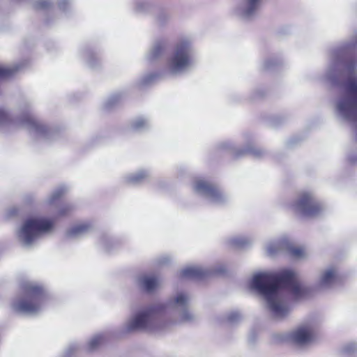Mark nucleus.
Listing matches in <instances>:
<instances>
[{
	"label": "nucleus",
	"instance_id": "nucleus-23",
	"mask_svg": "<svg viewBox=\"0 0 357 357\" xmlns=\"http://www.w3.org/2000/svg\"><path fill=\"white\" fill-rule=\"evenodd\" d=\"M106 338L104 334H96L93 335L87 344V349L93 351L98 348L105 341Z\"/></svg>",
	"mask_w": 357,
	"mask_h": 357
},
{
	"label": "nucleus",
	"instance_id": "nucleus-14",
	"mask_svg": "<svg viewBox=\"0 0 357 357\" xmlns=\"http://www.w3.org/2000/svg\"><path fill=\"white\" fill-rule=\"evenodd\" d=\"M210 273V270L201 266H190L181 270L180 276L183 278L200 280L204 278Z\"/></svg>",
	"mask_w": 357,
	"mask_h": 357
},
{
	"label": "nucleus",
	"instance_id": "nucleus-21",
	"mask_svg": "<svg viewBox=\"0 0 357 357\" xmlns=\"http://www.w3.org/2000/svg\"><path fill=\"white\" fill-rule=\"evenodd\" d=\"M66 190V188L63 186L59 187L54 190L47 197L46 200L47 204L50 206L56 205Z\"/></svg>",
	"mask_w": 357,
	"mask_h": 357
},
{
	"label": "nucleus",
	"instance_id": "nucleus-11",
	"mask_svg": "<svg viewBox=\"0 0 357 357\" xmlns=\"http://www.w3.org/2000/svg\"><path fill=\"white\" fill-rule=\"evenodd\" d=\"M194 191L199 196L214 204L226 202L228 197L216 185L204 179H197L193 183Z\"/></svg>",
	"mask_w": 357,
	"mask_h": 357
},
{
	"label": "nucleus",
	"instance_id": "nucleus-17",
	"mask_svg": "<svg viewBox=\"0 0 357 357\" xmlns=\"http://www.w3.org/2000/svg\"><path fill=\"white\" fill-rule=\"evenodd\" d=\"M224 148L226 149L230 150L234 153V155L236 157L241 156L244 154L248 153V154H251L252 155H253L256 158H259L264 153V151L262 150H261L258 148H256L253 145H250L245 149L239 151H236V147L231 143H225L224 144Z\"/></svg>",
	"mask_w": 357,
	"mask_h": 357
},
{
	"label": "nucleus",
	"instance_id": "nucleus-20",
	"mask_svg": "<svg viewBox=\"0 0 357 357\" xmlns=\"http://www.w3.org/2000/svg\"><path fill=\"white\" fill-rule=\"evenodd\" d=\"M252 242L250 237L243 235L234 236L227 240L228 245L233 248H243L251 244Z\"/></svg>",
	"mask_w": 357,
	"mask_h": 357
},
{
	"label": "nucleus",
	"instance_id": "nucleus-24",
	"mask_svg": "<svg viewBox=\"0 0 357 357\" xmlns=\"http://www.w3.org/2000/svg\"><path fill=\"white\" fill-rule=\"evenodd\" d=\"M284 249L287 250L291 255L295 259H301L305 257V250L301 247H294L291 243L288 241V245H284Z\"/></svg>",
	"mask_w": 357,
	"mask_h": 357
},
{
	"label": "nucleus",
	"instance_id": "nucleus-33",
	"mask_svg": "<svg viewBox=\"0 0 357 357\" xmlns=\"http://www.w3.org/2000/svg\"><path fill=\"white\" fill-rule=\"evenodd\" d=\"M277 64H278V62L275 59H270L266 60L264 62V68L267 69V70L271 69L274 66H275Z\"/></svg>",
	"mask_w": 357,
	"mask_h": 357
},
{
	"label": "nucleus",
	"instance_id": "nucleus-10",
	"mask_svg": "<svg viewBox=\"0 0 357 357\" xmlns=\"http://www.w3.org/2000/svg\"><path fill=\"white\" fill-rule=\"evenodd\" d=\"M342 281V274L337 264H329L320 270L315 282V289L327 291L334 289Z\"/></svg>",
	"mask_w": 357,
	"mask_h": 357
},
{
	"label": "nucleus",
	"instance_id": "nucleus-6",
	"mask_svg": "<svg viewBox=\"0 0 357 357\" xmlns=\"http://www.w3.org/2000/svg\"><path fill=\"white\" fill-rule=\"evenodd\" d=\"M54 220L43 215H34L27 218L18 229L17 236L20 243L29 248L45 235L52 232Z\"/></svg>",
	"mask_w": 357,
	"mask_h": 357
},
{
	"label": "nucleus",
	"instance_id": "nucleus-28",
	"mask_svg": "<svg viewBox=\"0 0 357 357\" xmlns=\"http://www.w3.org/2000/svg\"><path fill=\"white\" fill-rule=\"evenodd\" d=\"M241 318V314L238 311H232L227 315L226 321L230 324H234L238 323Z\"/></svg>",
	"mask_w": 357,
	"mask_h": 357
},
{
	"label": "nucleus",
	"instance_id": "nucleus-32",
	"mask_svg": "<svg viewBox=\"0 0 357 357\" xmlns=\"http://www.w3.org/2000/svg\"><path fill=\"white\" fill-rule=\"evenodd\" d=\"M356 348H357L356 344L351 342V343H349L347 345H345L343 349L345 353L349 354V353L354 351L356 349Z\"/></svg>",
	"mask_w": 357,
	"mask_h": 357
},
{
	"label": "nucleus",
	"instance_id": "nucleus-25",
	"mask_svg": "<svg viewBox=\"0 0 357 357\" xmlns=\"http://www.w3.org/2000/svg\"><path fill=\"white\" fill-rule=\"evenodd\" d=\"M20 68L21 66L20 65H16L14 67H6L0 66V79H6L10 77Z\"/></svg>",
	"mask_w": 357,
	"mask_h": 357
},
{
	"label": "nucleus",
	"instance_id": "nucleus-12",
	"mask_svg": "<svg viewBox=\"0 0 357 357\" xmlns=\"http://www.w3.org/2000/svg\"><path fill=\"white\" fill-rule=\"evenodd\" d=\"M263 0H239L234 8L233 13L243 20H250L258 13Z\"/></svg>",
	"mask_w": 357,
	"mask_h": 357
},
{
	"label": "nucleus",
	"instance_id": "nucleus-4",
	"mask_svg": "<svg viewBox=\"0 0 357 357\" xmlns=\"http://www.w3.org/2000/svg\"><path fill=\"white\" fill-rule=\"evenodd\" d=\"M195 64V50L192 40L188 38L179 39L169 54L164 71L160 75L150 73L140 80V85L152 83L157 77L162 75H180L190 70Z\"/></svg>",
	"mask_w": 357,
	"mask_h": 357
},
{
	"label": "nucleus",
	"instance_id": "nucleus-37",
	"mask_svg": "<svg viewBox=\"0 0 357 357\" xmlns=\"http://www.w3.org/2000/svg\"><path fill=\"white\" fill-rule=\"evenodd\" d=\"M68 5H69L68 0H61L59 3V6L60 9H61L63 10H66V6H68Z\"/></svg>",
	"mask_w": 357,
	"mask_h": 357
},
{
	"label": "nucleus",
	"instance_id": "nucleus-15",
	"mask_svg": "<svg viewBox=\"0 0 357 357\" xmlns=\"http://www.w3.org/2000/svg\"><path fill=\"white\" fill-rule=\"evenodd\" d=\"M167 43L165 39H160L154 42L146 58L149 61L158 59L165 52Z\"/></svg>",
	"mask_w": 357,
	"mask_h": 357
},
{
	"label": "nucleus",
	"instance_id": "nucleus-38",
	"mask_svg": "<svg viewBox=\"0 0 357 357\" xmlns=\"http://www.w3.org/2000/svg\"><path fill=\"white\" fill-rule=\"evenodd\" d=\"M77 349V347L75 346H73L72 347H70L67 351L66 354L67 355H70L71 353H73L74 351Z\"/></svg>",
	"mask_w": 357,
	"mask_h": 357
},
{
	"label": "nucleus",
	"instance_id": "nucleus-18",
	"mask_svg": "<svg viewBox=\"0 0 357 357\" xmlns=\"http://www.w3.org/2000/svg\"><path fill=\"white\" fill-rule=\"evenodd\" d=\"M285 245H288V239L283 238L268 242L265 249L268 255L273 256L280 251L284 250Z\"/></svg>",
	"mask_w": 357,
	"mask_h": 357
},
{
	"label": "nucleus",
	"instance_id": "nucleus-3",
	"mask_svg": "<svg viewBox=\"0 0 357 357\" xmlns=\"http://www.w3.org/2000/svg\"><path fill=\"white\" fill-rule=\"evenodd\" d=\"M250 287L264 297L276 319L285 317L290 311L286 292L295 299L305 298L311 294L310 289L301 284L296 273L289 269L257 273L250 282Z\"/></svg>",
	"mask_w": 357,
	"mask_h": 357
},
{
	"label": "nucleus",
	"instance_id": "nucleus-16",
	"mask_svg": "<svg viewBox=\"0 0 357 357\" xmlns=\"http://www.w3.org/2000/svg\"><path fill=\"white\" fill-rule=\"evenodd\" d=\"M92 229L90 222H84L73 225L66 231L68 238H79L89 233Z\"/></svg>",
	"mask_w": 357,
	"mask_h": 357
},
{
	"label": "nucleus",
	"instance_id": "nucleus-34",
	"mask_svg": "<svg viewBox=\"0 0 357 357\" xmlns=\"http://www.w3.org/2000/svg\"><path fill=\"white\" fill-rule=\"evenodd\" d=\"M17 212H18V210L16 207H15V206L11 207L7 210L6 216L8 218L13 216V215H16L17 213Z\"/></svg>",
	"mask_w": 357,
	"mask_h": 357
},
{
	"label": "nucleus",
	"instance_id": "nucleus-7",
	"mask_svg": "<svg viewBox=\"0 0 357 357\" xmlns=\"http://www.w3.org/2000/svg\"><path fill=\"white\" fill-rule=\"evenodd\" d=\"M3 126L22 127L27 129L30 133L38 138H48L50 130L40 121H38L29 112L24 109L22 116L11 119L3 107H0V128Z\"/></svg>",
	"mask_w": 357,
	"mask_h": 357
},
{
	"label": "nucleus",
	"instance_id": "nucleus-9",
	"mask_svg": "<svg viewBox=\"0 0 357 357\" xmlns=\"http://www.w3.org/2000/svg\"><path fill=\"white\" fill-rule=\"evenodd\" d=\"M319 323L315 319H310L294 329L289 334V340L296 345L305 346L314 341Z\"/></svg>",
	"mask_w": 357,
	"mask_h": 357
},
{
	"label": "nucleus",
	"instance_id": "nucleus-1",
	"mask_svg": "<svg viewBox=\"0 0 357 357\" xmlns=\"http://www.w3.org/2000/svg\"><path fill=\"white\" fill-rule=\"evenodd\" d=\"M357 46V31L351 40L329 52V63L322 79L326 84L336 86L342 83L343 91L335 102L336 116L353 125L357 139V58L349 55L348 51Z\"/></svg>",
	"mask_w": 357,
	"mask_h": 357
},
{
	"label": "nucleus",
	"instance_id": "nucleus-2",
	"mask_svg": "<svg viewBox=\"0 0 357 357\" xmlns=\"http://www.w3.org/2000/svg\"><path fill=\"white\" fill-rule=\"evenodd\" d=\"M190 300L188 294L177 292L165 303L157 302L137 311L123 330L125 333H155L177 323L191 321L195 315L189 309Z\"/></svg>",
	"mask_w": 357,
	"mask_h": 357
},
{
	"label": "nucleus",
	"instance_id": "nucleus-35",
	"mask_svg": "<svg viewBox=\"0 0 357 357\" xmlns=\"http://www.w3.org/2000/svg\"><path fill=\"white\" fill-rule=\"evenodd\" d=\"M118 98L116 96H112L108 99L107 102L105 103V107L107 108L110 107L113 104H114L117 101Z\"/></svg>",
	"mask_w": 357,
	"mask_h": 357
},
{
	"label": "nucleus",
	"instance_id": "nucleus-29",
	"mask_svg": "<svg viewBox=\"0 0 357 357\" xmlns=\"http://www.w3.org/2000/svg\"><path fill=\"white\" fill-rule=\"evenodd\" d=\"M52 4L50 0H38L33 4V7L36 9H46Z\"/></svg>",
	"mask_w": 357,
	"mask_h": 357
},
{
	"label": "nucleus",
	"instance_id": "nucleus-36",
	"mask_svg": "<svg viewBox=\"0 0 357 357\" xmlns=\"http://www.w3.org/2000/svg\"><path fill=\"white\" fill-rule=\"evenodd\" d=\"M170 259L168 256H162L160 257L158 260V264H165L169 261Z\"/></svg>",
	"mask_w": 357,
	"mask_h": 357
},
{
	"label": "nucleus",
	"instance_id": "nucleus-19",
	"mask_svg": "<svg viewBox=\"0 0 357 357\" xmlns=\"http://www.w3.org/2000/svg\"><path fill=\"white\" fill-rule=\"evenodd\" d=\"M150 176L148 170L141 169L134 173L127 174L124 177V181L128 184H139Z\"/></svg>",
	"mask_w": 357,
	"mask_h": 357
},
{
	"label": "nucleus",
	"instance_id": "nucleus-30",
	"mask_svg": "<svg viewBox=\"0 0 357 357\" xmlns=\"http://www.w3.org/2000/svg\"><path fill=\"white\" fill-rule=\"evenodd\" d=\"M112 241V240L109 236H102L100 238V243L105 250L109 251V244Z\"/></svg>",
	"mask_w": 357,
	"mask_h": 357
},
{
	"label": "nucleus",
	"instance_id": "nucleus-39",
	"mask_svg": "<svg viewBox=\"0 0 357 357\" xmlns=\"http://www.w3.org/2000/svg\"><path fill=\"white\" fill-rule=\"evenodd\" d=\"M349 160L352 163H356L357 162V155L356 156H350Z\"/></svg>",
	"mask_w": 357,
	"mask_h": 357
},
{
	"label": "nucleus",
	"instance_id": "nucleus-22",
	"mask_svg": "<svg viewBox=\"0 0 357 357\" xmlns=\"http://www.w3.org/2000/svg\"><path fill=\"white\" fill-rule=\"evenodd\" d=\"M130 127L134 131H143L149 127V121L144 117H137L132 121Z\"/></svg>",
	"mask_w": 357,
	"mask_h": 357
},
{
	"label": "nucleus",
	"instance_id": "nucleus-26",
	"mask_svg": "<svg viewBox=\"0 0 357 357\" xmlns=\"http://www.w3.org/2000/svg\"><path fill=\"white\" fill-rule=\"evenodd\" d=\"M75 208V206L70 203H62L57 208L56 214L57 216H65L70 214Z\"/></svg>",
	"mask_w": 357,
	"mask_h": 357
},
{
	"label": "nucleus",
	"instance_id": "nucleus-27",
	"mask_svg": "<svg viewBox=\"0 0 357 357\" xmlns=\"http://www.w3.org/2000/svg\"><path fill=\"white\" fill-rule=\"evenodd\" d=\"M132 3L135 10L137 13L144 12L149 7V3L145 0H133Z\"/></svg>",
	"mask_w": 357,
	"mask_h": 357
},
{
	"label": "nucleus",
	"instance_id": "nucleus-31",
	"mask_svg": "<svg viewBox=\"0 0 357 357\" xmlns=\"http://www.w3.org/2000/svg\"><path fill=\"white\" fill-rule=\"evenodd\" d=\"M95 59V55L93 52H89L85 54V59L89 64V66L93 68L95 67V63L93 62V59Z\"/></svg>",
	"mask_w": 357,
	"mask_h": 357
},
{
	"label": "nucleus",
	"instance_id": "nucleus-13",
	"mask_svg": "<svg viewBox=\"0 0 357 357\" xmlns=\"http://www.w3.org/2000/svg\"><path fill=\"white\" fill-rule=\"evenodd\" d=\"M137 283L141 290L148 294H152L160 287L161 280L155 275H144L138 278Z\"/></svg>",
	"mask_w": 357,
	"mask_h": 357
},
{
	"label": "nucleus",
	"instance_id": "nucleus-8",
	"mask_svg": "<svg viewBox=\"0 0 357 357\" xmlns=\"http://www.w3.org/2000/svg\"><path fill=\"white\" fill-rule=\"evenodd\" d=\"M290 207L294 212L305 217L317 215L324 208L321 204L310 192H301Z\"/></svg>",
	"mask_w": 357,
	"mask_h": 357
},
{
	"label": "nucleus",
	"instance_id": "nucleus-5",
	"mask_svg": "<svg viewBox=\"0 0 357 357\" xmlns=\"http://www.w3.org/2000/svg\"><path fill=\"white\" fill-rule=\"evenodd\" d=\"M21 295L11 303V307L15 312L32 315L43 309L48 296L42 286L34 282H24L21 285Z\"/></svg>",
	"mask_w": 357,
	"mask_h": 357
}]
</instances>
